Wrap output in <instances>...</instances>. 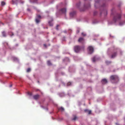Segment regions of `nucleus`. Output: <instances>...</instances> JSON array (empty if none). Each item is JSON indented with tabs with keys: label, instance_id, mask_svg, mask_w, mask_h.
Here are the masks:
<instances>
[{
	"label": "nucleus",
	"instance_id": "nucleus-1",
	"mask_svg": "<svg viewBox=\"0 0 125 125\" xmlns=\"http://www.w3.org/2000/svg\"><path fill=\"white\" fill-rule=\"evenodd\" d=\"M121 17V13H117L114 17L113 18V21L114 23H115L116 21L120 20Z\"/></svg>",
	"mask_w": 125,
	"mask_h": 125
},
{
	"label": "nucleus",
	"instance_id": "nucleus-2",
	"mask_svg": "<svg viewBox=\"0 0 125 125\" xmlns=\"http://www.w3.org/2000/svg\"><path fill=\"white\" fill-rule=\"evenodd\" d=\"M81 47L79 46L76 45L74 47V49L75 52H78L81 49Z\"/></svg>",
	"mask_w": 125,
	"mask_h": 125
},
{
	"label": "nucleus",
	"instance_id": "nucleus-3",
	"mask_svg": "<svg viewBox=\"0 0 125 125\" xmlns=\"http://www.w3.org/2000/svg\"><path fill=\"white\" fill-rule=\"evenodd\" d=\"M110 79L111 80H113L116 81H118V78L116 75H112L110 77Z\"/></svg>",
	"mask_w": 125,
	"mask_h": 125
},
{
	"label": "nucleus",
	"instance_id": "nucleus-4",
	"mask_svg": "<svg viewBox=\"0 0 125 125\" xmlns=\"http://www.w3.org/2000/svg\"><path fill=\"white\" fill-rule=\"evenodd\" d=\"M89 53L90 54L94 52V48L91 46H90L88 48Z\"/></svg>",
	"mask_w": 125,
	"mask_h": 125
},
{
	"label": "nucleus",
	"instance_id": "nucleus-5",
	"mask_svg": "<svg viewBox=\"0 0 125 125\" xmlns=\"http://www.w3.org/2000/svg\"><path fill=\"white\" fill-rule=\"evenodd\" d=\"M60 11L62 13L65 14L66 12V9L65 8H63L60 10Z\"/></svg>",
	"mask_w": 125,
	"mask_h": 125
},
{
	"label": "nucleus",
	"instance_id": "nucleus-6",
	"mask_svg": "<svg viewBox=\"0 0 125 125\" xmlns=\"http://www.w3.org/2000/svg\"><path fill=\"white\" fill-rule=\"evenodd\" d=\"M40 97V95L38 94L35 95L33 96V98L35 100H37Z\"/></svg>",
	"mask_w": 125,
	"mask_h": 125
},
{
	"label": "nucleus",
	"instance_id": "nucleus-7",
	"mask_svg": "<svg viewBox=\"0 0 125 125\" xmlns=\"http://www.w3.org/2000/svg\"><path fill=\"white\" fill-rule=\"evenodd\" d=\"M84 41V39L82 37H80L79 38L78 40V42H83Z\"/></svg>",
	"mask_w": 125,
	"mask_h": 125
},
{
	"label": "nucleus",
	"instance_id": "nucleus-8",
	"mask_svg": "<svg viewBox=\"0 0 125 125\" xmlns=\"http://www.w3.org/2000/svg\"><path fill=\"white\" fill-rule=\"evenodd\" d=\"M84 111L85 112L88 113L89 114H91V110L86 109Z\"/></svg>",
	"mask_w": 125,
	"mask_h": 125
},
{
	"label": "nucleus",
	"instance_id": "nucleus-9",
	"mask_svg": "<svg viewBox=\"0 0 125 125\" xmlns=\"http://www.w3.org/2000/svg\"><path fill=\"white\" fill-rule=\"evenodd\" d=\"M102 82L103 84H105L107 83V81L106 79H104L102 80Z\"/></svg>",
	"mask_w": 125,
	"mask_h": 125
},
{
	"label": "nucleus",
	"instance_id": "nucleus-10",
	"mask_svg": "<svg viewBox=\"0 0 125 125\" xmlns=\"http://www.w3.org/2000/svg\"><path fill=\"white\" fill-rule=\"evenodd\" d=\"M117 55V52H115L111 56V58H113L115 57Z\"/></svg>",
	"mask_w": 125,
	"mask_h": 125
},
{
	"label": "nucleus",
	"instance_id": "nucleus-11",
	"mask_svg": "<svg viewBox=\"0 0 125 125\" xmlns=\"http://www.w3.org/2000/svg\"><path fill=\"white\" fill-rule=\"evenodd\" d=\"M75 14V12H73L70 13V16L71 17H73L74 15Z\"/></svg>",
	"mask_w": 125,
	"mask_h": 125
},
{
	"label": "nucleus",
	"instance_id": "nucleus-12",
	"mask_svg": "<svg viewBox=\"0 0 125 125\" xmlns=\"http://www.w3.org/2000/svg\"><path fill=\"white\" fill-rule=\"evenodd\" d=\"M58 110H61L62 111H63L64 110V108L62 107L59 108H58Z\"/></svg>",
	"mask_w": 125,
	"mask_h": 125
},
{
	"label": "nucleus",
	"instance_id": "nucleus-13",
	"mask_svg": "<svg viewBox=\"0 0 125 125\" xmlns=\"http://www.w3.org/2000/svg\"><path fill=\"white\" fill-rule=\"evenodd\" d=\"M96 57L94 56V57H93L92 59L93 62H95L96 61Z\"/></svg>",
	"mask_w": 125,
	"mask_h": 125
},
{
	"label": "nucleus",
	"instance_id": "nucleus-14",
	"mask_svg": "<svg viewBox=\"0 0 125 125\" xmlns=\"http://www.w3.org/2000/svg\"><path fill=\"white\" fill-rule=\"evenodd\" d=\"M73 118L72 119V120H75L77 119V117L75 115L74 116Z\"/></svg>",
	"mask_w": 125,
	"mask_h": 125
},
{
	"label": "nucleus",
	"instance_id": "nucleus-15",
	"mask_svg": "<svg viewBox=\"0 0 125 125\" xmlns=\"http://www.w3.org/2000/svg\"><path fill=\"white\" fill-rule=\"evenodd\" d=\"M49 25L51 26H53V23H52V21H49Z\"/></svg>",
	"mask_w": 125,
	"mask_h": 125
},
{
	"label": "nucleus",
	"instance_id": "nucleus-16",
	"mask_svg": "<svg viewBox=\"0 0 125 125\" xmlns=\"http://www.w3.org/2000/svg\"><path fill=\"white\" fill-rule=\"evenodd\" d=\"M5 3L4 1H3L1 2V5L3 6V5H5Z\"/></svg>",
	"mask_w": 125,
	"mask_h": 125
},
{
	"label": "nucleus",
	"instance_id": "nucleus-17",
	"mask_svg": "<svg viewBox=\"0 0 125 125\" xmlns=\"http://www.w3.org/2000/svg\"><path fill=\"white\" fill-rule=\"evenodd\" d=\"M47 64L48 65H51V63L49 61H48L47 62Z\"/></svg>",
	"mask_w": 125,
	"mask_h": 125
},
{
	"label": "nucleus",
	"instance_id": "nucleus-18",
	"mask_svg": "<svg viewBox=\"0 0 125 125\" xmlns=\"http://www.w3.org/2000/svg\"><path fill=\"white\" fill-rule=\"evenodd\" d=\"M36 22L37 23H38L40 21L37 19H36L35 20Z\"/></svg>",
	"mask_w": 125,
	"mask_h": 125
},
{
	"label": "nucleus",
	"instance_id": "nucleus-19",
	"mask_svg": "<svg viewBox=\"0 0 125 125\" xmlns=\"http://www.w3.org/2000/svg\"><path fill=\"white\" fill-rule=\"evenodd\" d=\"M2 34L3 36L5 37L6 36L5 33V32H2Z\"/></svg>",
	"mask_w": 125,
	"mask_h": 125
},
{
	"label": "nucleus",
	"instance_id": "nucleus-20",
	"mask_svg": "<svg viewBox=\"0 0 125 125\" xmlns=\"http://www.w3.org/2000/svg\"><path fill=\"white\" fill-rule=\"evenodd\" d=\"M31 71V69L30 68H28L27 70V72H29Z\"/></svg>",
	"mask_w": 125,
	"mask_h": 125
},
{
	"label": "nucleus",
	"instance_id": "nucleus-21",
	"mask_svg": "<svg viewBox=\"0 0 125 125\" xmlns=\"http://www.w3.org/2000/svg\"><path fill=\"white\" fill-rule=\"evenodd\" d=\"M82 36H85L86 35V34L85 33L83 32H82Z\"/></svg>",
	"mask_w": 125,
	"mask_h": 125
},
{
	"label": "nucleus",
	"instance_id": "nucleus-22",
	"mask_svg": "<svg viewBox=\"0 0 125 125\" xmlns=\"http://www.w3.org/2000/svg\"><path fill=\"white\" fill-rule=\"evenodd\" d=\"M71 84V82H69L67 83V84L68 86H69V85H70Z\"/></svg>",
	"mask_w": 125,
	"mask_h": 125
},
{
	"label": "nucleus",
	"instance_id": "nucleus-23",
	"mask_svg": "<svg viewBox=\"0 0 125 125\" xmlns=\"http://www.w3.org/2000/svg\"><path fill=\"white\" fill-rule=\"evenodd\" d=\"M59 25H57L56 27V29L58 30V27H59Z\"/></svg>",
	"mask_w": 125,
	"mask_h": 125
},
{
	"label": "nucleus",
	"instance_id": "nucleus-24",
	"mask_svg": "<svg viewBox=\"0 0 125 125\" xmlns=\"http://www.w3.org/2000/svg\"><path fill=\"white\" fill-rule=\"evenodd\" d=\"M37 17L38 18H40L41 17V16L40 15H38Z\"/></svg>",
	"mask_w": 125,
	"mask_h": 125
},
{
	"label": "nucleus",
	"instance_id": "nucleus-25",
	"mask_svg": "<svg viewBox=\"0 0 125 125\" xmlns=\"http://www.w3.org/2000/svg\"><path fill=\"white\" fill-rule=\"evenodd\" d=\"M28 94L30 95H32V93H31L28 92Z\"/></svg>",
	"mask_w": 125,
	"mask_h": 125
},
{
	"label": "nucleus",
	"instance_id": "nucleus-26",
	"mask_svg": "<svg viewBox=\"0 0 125 125\" xmlns=\"http://www.w3.org/2000/svg\"><path fill=\"white\" fill-rule=\"evenodd\" d=\"M15 3V2L13 0H12V4H14Z\"/></svg>",
	"mask_w": 125,
	"mask_h": 125
},
{
	"label": "nucleus",
	"instance_id": "nucleus-27",
	"mask_svg": "<svg viewBox=\"0 0 125 125\" xmlns=\"http://www.w3.org/2000/svg\"><path fill=\"white\" fill-rule=\"evenodd\" d=\"M106 63L107 64H109L110 63H111V62H106Z\"/></svg>",
	"mask_w": 125,
	"mask_h": 125
},
{
	"label": "nucleus",
	"instance_id": "nucleus-28",
	"mask_svg": "<svg viewBox=\"0 0 125 125\" xmlns=\"http://www.w3.org/2000/svg\"><path fill=\"white\" fill-rule=\"evenodd\" d=\"M13 59L15 60H17V58H16L13 57Z\"/></svg>",
	"mask_w": 125,
	"mask_h": 125
},
{
	"label": "nucleus",
	"instance_id": "nucleus-29",
	"mask_svg": "<svg viewBox=\"0 0 125 125\" xmlns=\"http://www.w3.org/2000/svg\"><path fill=\"white\" fill-rule=\"evenodd\" d=\"M121 22H120L119 23V24L120 25H122V24L121 23Z\"/></svg>",
	"mask_w": 125,
	"mask_h": 125
},
{
	"label": "nucleus",
	"instance_id": "nucleus-30",
	"mask_svg": "<svg viewBox=\"0 0 125 125\" xmlns=\"http://www.w3.org/2000/svg\"><path fill=\"white\" fill-rule=\"evenodd\" d=\"M90 7V4H89L88 7H87V8H88V7Z\"/></svg>",
	"mask_w": 125,
	"mask_h": 125
},
{
	"label": "nucleus",
	"instance_id": "nucleus-31",
	"mask_svg": "<svg viewBox=\"0 0 125 125\" xmlns=\"http://www.w3.org/2000/svg\"><path fill=\"white\" fill-rule=\"evenodd\" d=\"M77 33H79V30H77Z\"/></svg>",
	"mask_w": 125,
	"mask_h": 125
},
{
	"label": "nucleus",
	"instance_id": "nucleus-32",
	"mask_svg": "<svg viewBox=\"0 0 125 125\" xmlns=\"http://www.w3.org/2000/svg\"><path fill=\"white\" fill-rule=\"evenodd\" d=\"M44 46L45 47H46V45L45 44H44Z\"/></svg>",
	"mask_w": 125,
	"mask_h": 125
},
{
	"label": "nucleus",
	"instance_id": "nucleus-33",
	"mask_svg": "<svg viewBox=\"0 0 125 125\" xmlns=\"http://www.w3.org/2000/svg\"><path fill=\"white\" fill-rule=\"evenodd\" d=\"M34 1H36L37 0H33Z\"/></svg>",
	"mask_w": 125,
	"mask_h": 125
},
{
	"label": "nucleus",
	"instance_id": "nucleus-34",
	"mask_svg": "<svg viewBox=\"0 0 125 125\" xmlns=\"http://www.w3.org/2000/svg\"><path fill=\"white\" fill-rule=\"evenodd\" d=\"M28 10L29 11H30V10L29 9H28Z\"/></svg>",
	"mask_w": 125,
	"mask_h": 125
},
{
	"label": "nucleus",
	"instance_id": "nucleus-35",
	"mask_svg": "<svg viewBox=\"0 0 125 125\" xmlns=\"http://www.w3.org/2000/svg\"><path fill=\"white\" fill-rule=\"evenodd\" d=\"M11 86H12V85H10V87H11Z\"/></svg>",
	"mask_w": 125,
	"mask_h": 125
},
{
	"label": "nucleus",
	"instance_id": "nucleus-36",
	"mask_svg": "<svg viewBox=\"0 0 125 125\" xmlns=\"http://www.w3.org/2000/svg\"><path fill=\"white\" fill-rule=\"evenodd\" d=\"M64 32H65V33H66V31H64Z\"/></svg>",
	"mask_w": 125,
	"mask_h": 125
},
{
	"label": "nucleus",
	"instance_id": "nucleus-37",
	"mask_svg": "<svg viewBox=\"0 0 125 125\" xmlns=\"http://www.w3.org/2000/svg\"><path fill=\"white\" fill-rule=\"evenodd\" d=\"M13 35V34H12V35Z\"/></svg>",
	"mask_w": 125,
	"mask_h": 125
}]
</instances>
